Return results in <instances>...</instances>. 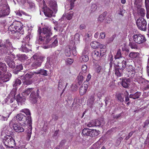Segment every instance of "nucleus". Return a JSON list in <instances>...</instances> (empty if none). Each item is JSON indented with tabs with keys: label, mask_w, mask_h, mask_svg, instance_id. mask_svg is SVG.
Wrapping results in <instances>:
<instances>
[{
	"label": "nucleus",
	"mask_w": 149,
	"mask_h": 149,
	"mask_svg": "<svg viewBox=\"0 0 149 149\" xmlns=\"http://www.w3.org/2000/svg\"><path fill=\"white\" fill-rule=\"evenodd\" d=\"M17 56L18 58V60L22 62L24 61L28 58L27 56L25 54H19L17 55Z\"/></svg>",
	"instance_id": "obj_32"
},
{
	"label": "nucleus",
	"mask_w": 149,
	"mask_h": 149,
	"mask_svg": "<svg viewBox=\"0 0 149 149\" xmlns=\"http://www.w3.org/2000/svg\"><path fill=\"white\" fill-rule=\"evenodd\" d=\"M44 58V57L42 56H39L37 54H34L31 58L32 61L33 59L35 60L32 64L31 66L34 68L40 67Z\"/></svg>",
	"instance_id": "obj_4"
},
{
	"label": "nucleus",
	"mask_w": 149,
	"mask_h": 149,
	"mask_svg": "<svg viewBox=\"0 0 149 149\" xmlns=\"http://www.w3.org/2000/svg\"><path fill=\"white\" fill-rule=\"evenodd\" d=\"M116 97L118 100L121 102L124 101L123 95L121 94H118L116 95Z\"/></svg>",
	"instance_id": "obj_47"
},
{
	"label": "nucleus",
	"mask_w": 149,
	"mask_h": 149,
	"mask_svg": "<svg viewBox=\"0 0 149 149\" xmlns=\"http://www.w3.org/2000/svg\"><path fill=\"white\" fill-rule=\"evenodd\" d=\"M37 73L35 72H29L25 75L19 76V78L22 80L23 84L26 85H29L32 84V81L31 79L36 76Z\"/></svg>",
	"instance_id": "obj_3"
},
{
	"label": "nucleus",
	"mask_w": 149,
	"mask_h": 149,
	"mask_svg": "<svg viewBox=\"0 0 149 149\" xmlns=\"http://www.w3.org/2000/svg\"><path fill=\"white\" fill-rule=\"evenodd\" d=\"M95 126H99L101 125L102 122L98 120H93Z\"/></svg>",
	"instance_id": "obj_52"
},
{
	"label": "nucleus",
	"mask_w": 149,
	"mask_h": 149,
	"mask_svg": "<svg viewBox=\"0 0 149 149\" xmlns=\"http://www.w3.org/2000/svg\"><path fill=\"white\" fill-rule=\"evenodd\" d=\"M3 139V142L4 145L8 147L13 148L15 146V143L14 139L10 136H8Z\"/></svg>",
	"instance_id": "obj_6"
},
{
	"label": "nucleus",
	"mask_w": 149,
	"mask_h": 149,
	"mask_svg": "<svg viewBox=\"0 0 149 149\" xmlns=\"http://www.w3.org/2000/svg\"><path fill=\"white\" fill-rule=\"evenodd\" d=\"M33 89L34 88H30L27 89L24 92L22 93V95L24 97L27 96L29 95L30 92H31Z\"/></svg>",
	"instance_id": "obj_30"
},
{
	"label": "nucleus",
	"mask_w": 149,
	"mask_h": 149,
	"mask_svg": "<svg viewBox=\"0 0 149 149\" xmlns=\"http://www.w3.org/2000/svg\"><path fill=\"white\" fill-rule=\"evenodd\" d=\"M97 5L95 4H93L91 5V10L92 12H94L97 9Z\"/></svg>",
	"instance_id": "obj_56"
},
{
	"label": "nucleus",
	"mask_w": 149,
	"mask_h": 149,
	"mask_svg": "<svg viewBox=\"0 0 149 149\" xmlns=\"http://www.w3.org/2000/svg\"><path fill=\"white\" fill-rule=\"evenodd\" d=\"M138 12L139 14L142 17H144L145 15V10L143 8H141L139 9Z\"/></svg>",
	"instance_id": "obj_45"
},
{
	"label": "nucleus",
	"mask_w": 149,
	"mask_h": 149,
	"mask_svg": "<svg viewBox=\"0 0 149 149\" xmlns=\"http://www.w3.org/2000/svg\"><path fill=\"white\" fill-rule=\"evenodd\" d=\"M126 63V61L123 60L121 63H118L116 68L123 71L125 68Z\"/></svg>",
	"instance_id": "obj_23"
},
{
	"label": "nucleus",
	"mask_w": 149,
	"mask_h": 149,
	"mask_svg": "<svg viewBox=\"0 0 149 149\" xmlns=\"http://www.w3.org/2000/svg\"><path fill=\"white\" fill-rule=\"evenodd\" d=\"M9 33L14 39H18L23 34L22 24L19 22H14L8 27Z\"/></svg>",
	"instance_id": "obj_2"
},
{
	"label": "nucleus",
	"mask_w": 149,
	"mask_h": 149,
	"mask_svg": "<svg viewBox=\"0 0 149 149\" xmlns=\"http://www.w3.org/2000/svg\"><path fill=\"white\" fill-rule=\"evenodd\" d=\"M65 54L67 56L69 57L70 56L71 52L70 49L69 47H68L66 48L65 50Z\"/></svg>",
	"instance_id": "obj_49"
},
{
	"label": "nucleus",
	"mask_w": 149,
	"mask_h": 149,
	"mask_svg": "<svg viewBox=\"0 0 149 149\" xmlns=\"http://www.w3.org/2000/svg\"><path fill=\"white\" fill-rule=\"evenodd\" d=\"M136 24L138 28L140 30L146 31L147 29V22L142 17L139 18L136 21Z\"/></svg>",
	"instance_id": "obj_7"
},
{
	"label": "nucleus",
	"mask_w": 149,
	"mask_h": 149,
	"mask_svg": "<svg viewBox=\"0 0 149 149\" xmlns=\"http://www.w3.org/2000/svg\"><path fill=\"white\" fill-rule=\"evenodd\" d=\"M8 57H6L5 60L9 67L12 69H14L15 67V64L13 59H10Z\"/></svg>",
	"instance_id": "obj_15"
},
{
	"label": "nucleus",
	"mask_w": 149,
	"mask_h": 149,
	"mask_svg": "<svg viewBox=\"0 0 149 149\" xmlns=\"http://www.w3.org/2000/svg\"><path fill=\"white\" fill-rule=\"evenodd\" d=\"M32 120L31 117V116L28 117V121L26 123L27 125H28V129L26 131V139L29 141L31 137L32 134Z\"/></svg>",
	"instance_id": "obj_8"
},
{
	"label": "nucleus",
	"mask_w": 149,
	"mask_h": 149,
	"mask_svg": "<svg viewBox=\"0 0 149 149\" xmlns=\"http://www.w3.org/2000/svg\"><path fill=\"white\" fill-rule=\"evenodd\" d=\"M25 100V98L22 97L19 95L17 96L16 102H17L19 105H22L24 104Z\"/></svg>",
	"instance_id": "obj_24"
},
{
	"label": "nucleus",
	"mask_w": 149,
	"mask_h": 149,
	"mask_svg": "<svg viewBox=\"0 0 149 149\" xmlns=\"http://www.w3.org/2000/svg\"><path fill=\"white\" fill-rule=\"evenodd\" d=\"M115 74L118 77L122 76L123 75V70L116 68L115 70Z\"/></svg>",
	"instance_id": "obj_38"
},
{
	"label": "nucleus",
	"mask_w": 149,
	"mask_h": 149,
	"mask_svg": "<svg viewBox=\"0 0 149 149\" xmlns=\"http://www.w3.org/2000/svg\"><path fill=\"white\" fill-rule=\"evenodd\" d=\"M5 101L8 104L12 103L15 101V98L13 96L11 97H8L5 100Z\"/></svg>",
	"instance_id": "obj_28"
},
{
	"label": "nucleus",
	"mask_w": 149,
	"mask_h": 149,
	"mask_svg": "<svg viewBox=\"0 0 149 149\" xmlns=\"http://www.w3.org/2000/svg\"><path fill=\"white\" fill-rule=\"evenodd\" d=\"M0 17H4L9 15V8L6 2L0 4Z\"/></svg>",
	"instance_id": "obj_5"
},
{
	"label": "nucleus",
	"mask_w": 149,
	"mask_h": 149,
	"mask_svg": "<svg viewBox=\"0 0 149 149\" xmlns=\"http://www.w3.org/2000/svg\"><path fill=\"white\" fill-rule=\"evenodd\" d=\"M12 129L9 127L7 126H5L3 129L1 134V139H4L5 137L8 136H10L7 134H10Z\"/></svg>",
	"instance_id": "obj_12"
},
{
	"label": "nucleus",
	"mask_w": 149,
	"mask_h": 149,
	"mask_svg": "<svg viewBox=\"0 0 149 149\" xmlns=\"http://www.w3.org/2000/svg\"><path fill=\"white\" fill-rule=\"evenodd\" d=\"M13 128L14 130L17 132L21 133L24 131V129L22 126L17 123H14L13 125Z\"/></svg>",
	"instance_id": "obj_17"
},
{
	"label": "nucleus",
	"mask_w": 149,
	"mask_h": 149,
	"mask_svg": "<svg viewBox=\"0 0 149 149\" xmlns=\"http://www.w3.org/2000/svg\"><path fill=\"white\" fill-rule=\"evenodd\" d=\"M132 38L134 42L139 44H142L146 41L145 37L141 34L134 35L133 36Z\"/></svg>",
	"instance_id": "obj_9"
},
{
	"label": "nucleus",
	"mask_w": 149,
	"mask_h": 149,
	"mask_svg": "<svg viewBox=\"0 0 149 149\" xmlns=\"http://www.w3.org/2000/svg\"><path fill=\"white\" fill-rule=\"evenodd\" d=\"M89 136L91 137H95L99 134L98 132L95 130L90 129L89 132Z\"/></svg>",
	"instance_id": "obj_27"
},
{
	"label": "nucleus",
	"mask_w": 149,
	"mask_h": 149,
	"mask_svg": "<svg viewBox=\"0 0 149 149\" xmlns=\"http://www.w3.org/2000/svg\"><path fill=\"white\" fill-rule=\"evenodd\" d=\"M43 12L45 15L46 17H51L52 16L54 17L55 16L53 14V11L48 8L46 7L45 8Z\"/></svg>",
	"instance_id": "obj_18"
},
{
	"label": "nucleus",
	"mask_w": 149,
	"mask_h": 149,
	"mask_svg": "<svg viewBox=\"0 0 149 149\" xmlns=\"http://www.w3.org/2000/svg\"><path fill=\"white\" fill-rule=\"evenodd\" d=\"M115 38V36H113L110 38H108L107 40V43H109L112 42L113 40Z\"/></svg>",
	"instance_id": "obj_59"
},
{
	"label": "nucleus",
	"mask_w": 149,
	"mask_h": 149,
	"mask_svg": "<svg viewBox=\"0 0 149 149\" xmlns=\"http://www.w3.org/2000/svg\"><path fill=\"white\" fill-rule=\"evenodd\" d=\"M130 42L129 44V46L132 48L136 49L137 48V45L135 42L130 41Z\"/></svg>",
	"instance_id": "obj_34"
},
{
	"label": "nucleus",
	"mask_w": 149,
	"mask_h": 149,
	"mask_svg": "<svg viewBox=\"0 0 149 149\" xmlns=\"http://www.w3.org/2000/svg\"><path fill=\"white\" fill-rule=\"evenodd\" d=\"M16 118L18 121L20 122V124H22L24 126L27 124V118L23 114L20 113L17 114L16 116Z\"/></svg>",
	"instance_id": "obj_11"
},
{
	"label": "nucleus",
	"mask_w": 149,
	"mask_h": 149,
	"mask_svg": "<svg viewBox=\"0 0 149 149\" xmlns=\"http://www.w3.org/2000/svg\"><path fill=\"white\" fill-rule=\"evenodd\" d=\"M7 67L5 63L0 62V77H3L10 73L7 72Z\"/></svg>",
	"instance_id": "obj_10"
},
{
	"label": "nucleus",
	"mask_w": 149,
	"mask_h": 149,
	"mask_svg": "<svg viewBox=\"0 0 149 149\" xmlns=\"http://www.w3.org/2000/svg\"><path fill=\"white\" fill-rule=\"evenodd\" d=\"M106 12L103 13L102 15H100L98 18V20L100 22H102L104 19L107 15Z\"/></svg>",
	"instance_id": "obj_43"
},
{
	"label": "nucleus",
	"mask_w": 149,
	"mask_h": 149,
	"mask_svg": "<svg viewBox=\"0 0 149 149\" xmlns=\"http://www.w3.org/2000/svg\"><path fill=\"white\" fill-rule=\"evenodd\" d=\"M17 89L16 88H13L10 92V94L13 96H14L16 94Z\"/></svg>",
	"instance_id": "obj_57"
},
{
	"label": "nucleus",
	"mask_w": 149,
	"mask_h": 149,
	"mask_svg": "<svg viewBox=\"0 0 149 149\" xmlns=\"http://www.w3.org/2000/svg\"><path fill=\"white\" fill-rule=\"evenodd\" d=\"M149 124V117L143 123V127L144 128H145L147 127L148 125Z\"/></svg>",
	"instance_id": "obj_58"
},
{
	"label": "nucleus",
	"mask_w": 149,
	"mask_h": 149,
	"mask_svg": "<svg viewBox=\"0 0 149 149\" xmlns=\"http://www.w3.org/2000/svg\"><path fill=\"white\" fill-rule=\"evenodd\" d=\"M66 82L65 81L63 80L62 79H61L59 80L58 86V89L59 90H61L63 88L64 85Z\"/></svg>",
	"instance_id": "obj_33"
},
{
	"label": "nucleus",
	"mask_w": 149,
	"mask_h": 149,
	"mask_svg": "<svg viewBox=\"0 0 149 149\" xmlns=\"http://www.w3.org/2000/svg\"><path fill=\"white\" fill-rule=\"evenodd\" d=\"M139 54L138 52H132L129 54V56L131 58L135 59L136 58H139Z\"/></svg>",
	"instance_id": "obj_26"
},
{
	"label": "nucleus",
	"mask_w": 149,
	"mask_h": 149,
	"mask_svg": "<svg viewBox=\"0 0 149 149\" xmlns=\"http://www.w3.org/2000/svg\"><path fill=\"white\" fill-rule=\"evenodd\" d=\"M92 56L93 59L95 60L98 61L102 56V54L100 52L97 50L93 51L92 53Z\"/></svg>",
	"instance_id": "obj_16"
},
{
	"label": "nucleus",
	"mask_w": 149,
	"mask_h": 149,
	"mask_svg": "<svg viewBox=\"0 0 149 149\" xmlns=\"http://www.w3.org/2000/svg\"><path fill=\"white\" fill-rule=\"evenodd\" d=\"M23 67L22 64H20L16 66L15 71H14V73L15 74H17L18 71H20L23 69Z\"/></svg>",
	"instance_id": "obj_40"
},
{
	"label": "nucleus",
	"mask_w": 149,
	"mask_h": 149,
	"mask_svg": "<svg viewBox=\"0 0 149 149\" xmlns=\"http://www.w3.org/2000/svg\"><path fill=\"white\" fill-rule=\"evenodd\" d=\"M20 111L22 112H23L24 113L26 116H27V119L28 120V117L29 116H31V113H30V111L29 109H22Z\"/></svg>",
	"instance_id": "obj_39"
},
{
	"label": "nucleus",
	"mask_w": 149,
	"mask_h": 149,
	"mask_svg": "<svg viewBox=\"0 0 149 149\" xmlns=\"http://www.w3.org/2000/svg\"><path fill=\"white\" fill-rule=\"evenodd\" d=\"M36 91L33 90L31 91L30 95L29 100L32 103H35L37 101V98L36 97Z\"/></svg>",
	"instance_id": "obj_19"
},
{
	"label": "nucleus",
	"mask_w": 149,
	"mask_h": 149,
	"mask_svg": "<svg viewBox=\"0 0 149 149\" xmlns=\"http://www.w3.org/2000/svg\"><path fill=\"white\" fill-rule=\"evenodd\" d=\"M90 129L87 128H84L82 132V134L84 136H89V132Z\"/></svg>",
	"instance_id": "obj_42"
},
{
	"label": "nucleus",
	"mask_w": 149,
	"mask_h": 149,
	"mask_svg": "<svg viewBox=\"0 0 149 149\" xmlns=\"http://www.w3.org/2000/svg\"><path fill=\"white\" fill-rule=\"evenodd\" d=\"M88 87L87 84L82 85L79 88V91L80 94L81 95H84L86 92Z\"/></svg>",
	"instance_id": "obj_20"
},
{
	"label": "nucleus",
	"mask_w": 149,
	"mask_h": 149,
	"mask_svg": "<svg viewBox=\"0 0 149 149\" xmlns=\"http://www.w3.org/2000/svg\"><path fill=\"white\" fill-rule=\"evenodd\" d=\"M14 83L13 84V86L15 87L17 85H20L21 83V82L20 79H15V81L14 82Z\"/></svg>",
	"instance_id": "obj_48"
},
{
	"label": "nucleus",
	"mask_w": 149,
	"mask_h": 149,
	"mask_svg": "<svg viewBox=\"0 0 149 149\" xmlns=\"http://www.w3.org/2000/svg\"><path fill=\"white\" fill-rule=\"evenodd\" d=\"M127 71L128 76L130 77H133L135 74V67L132 65H129L127 67Z\"/></svg>",
	"instance_id": "obj_13"
},
{
	"label": "nucleus",
	"mask_w": 149,
	"mask_h": 149,
	"mask_svg": "<svg viewBox=\"0 0 149 149\" xmlns=\"http://www.w3.org/2000/svg\"><path fill=\"white\" fill-rule=\"evenodd\" d=\"M129 79H123L122 82V85L124 88H127L129 87Z\"/></svg>",
	"instance_id": "obj_37"
},
{
	"label": "nucleus",
	"mask_w": 149,
	"mask_h": 149,
	"mask_svg": "<svg viewBox=\"0 0 149 149\" xmlns=\"http://www.w3.org/2000/svg\"><path fill=\"white\" fill-rule=\"evenodd\" d=\"M8 55L6 57H9V58L10 59H13V60L15 58V55L14 54H8Z\"/></svg>",
	"instance_id": "obj_63"
},
{
	"label": "nucleus",
	"mask_w": 149,
	"mask_h": 149,
	"mask_svg": "<svg viewBox=\"0 0 149 149\" xmlns=\"http://www.w3.org/2000/svg\"><path fill=\"white\" fill-rule=\"evenodd\" d=\"M138 82L141 85H143L145 87L146 86V84H147L148 82L149 83V81H146L142 78H139L138 80Z\"/></svg>",
	"instance_id": "obj_31"
},
{
	"label": "nucleus",
	"mask_w": 149,
	"mask_h": 149,
	"mask_svg": "<svg viewBox=\"0 0 149 149\" xmlns=\"http://www.w3.org/2000/svg\"><path fill=\"white\" fill-rule=\"evenodd\" d=\"M39 33L40 36L39 37V41L40 43L44 45L42 46L43 48L48 49L58 45L57 36H54L52 38L50 37L52 33L50 28L46 27L42 28Z\"/></svg>",
	"instance_id": "obj_1"
},
{
	"label": "nucleus",
	"mask_w": 149,
	"mask_h": 149,
	"mask_svg": "<svg viewBox=\"0 0 149 149\" xmlns=\"http://www.w3.org/2000/svg\"><path fill=\"white\" fill-rule=\"evenodd\" d=\"M80 35L78 33H76L74 36V42L75 44H77L79 42L80 38Z\"/></svg>",
	"instance_id": "obj_41"
},
{
	"label": "nucleus",
	"mask_w": 149,
	"mask_h": 149,
	"mask_svg": "<svg viewBox=\"0 0 149 149\" xmlns=\"http://www.w3.org/2000/svg\"><path fill=\"white\" fill-rule=\"evenodd\" d=\"M11 75V74H9L8 75L1 77H0V86L2 85V84L4 82L8 81L10 78Z\"/></svg>",
	"instance_id": "obj_21"
},
{
	"label": "nucleus",
	"mask_w": 149,
	"mask_h": 149,
	"mask_svg": "<svg viewBox=\"0 0 149 149\" xmlns=\"http://www.w3.org/2000/svg\"><path fill=\"white\" fill-rule=\"evenodd\" d=\"M31 47L30 44H22L20 49L22 52H27L31 50Z\"/></svg>",
	"instance_id": "obj_22"
},
{
	"label": "nucleus",
	"mask_w": 149,
	"mask_h": 149,
	"mask_svg": "<svg viewBox=\"0 0 149 149\" xmlns=\"http://www.w3.org/2000/svg\"><path fill=\"white\" fill-rule=\"evenodd\" d=\"M17 1L18 2L21 3L23 4H24L26 2H27L28 3H30V1L29 0H17Z\"/></svg>",
	"instance_id": "obj_61"
},
{
	"label": "nucleus",
	"mask_w": 149,
	"mask_h": 149,
	"mask_svg": "<svg viewBox=\"0 0 149 149\" xmlns=\"http://www.w3.org/2000/svg\"><path fill=\"white\" fill-rule=\"evenodd\" d=\"M141 95V93L139 92H136L133 94H130L129 95V97L135 99L138 98Z\"/></svg>",
	"instance_id": "obj_29"
},
{
	"label": "nucleus",
	"mask_w": 149,
	"mask_h": 149,
	"mask_svg": "<svg viewBox=\"0 0 149 149\" xmlns=\"http://www.w3.org/2000/svg\"><path fill=\"white\" fill-rule=\"evenodd\" d=\"M0 53L1 54H8L9 51V49L10 47L9 48L6 45H4L3 43L2 42V40H0Z\"/></svg>",
	"instance_id": "obj_14"
},
{
	"label": "nucleus",
	"mask_w": 149,
	"mask_h": 149,
	"mask_svg": "<svg viewBox=\"0 0 149 149\" xmlns=\"http://www.w3.org/2000/svg\"><path fill=\"white\" fill-rule=\"evenodd\" d=\"M84 77L82 75L81 73H80L77 77V81L78 83L80 85L82 83L84 80Z\"/></svg>",
	"instance_id": "obj_35"
},
{
	"label": "nucleus",
	"mask_w": 149,
	"mask_h": 149,
	"mask_svg": "<svg viewBox=\"0 0 149 149\" xmlns=\"http://www.w3.org/2000/svg\"><path fill=\"white\" fill-rule=\"evenodd\" d=\"M5 45L8 48L9 47L10 48L12 47V45L11 42L9 41V40H6Z\"/></svg>",
	"instance_id": "obj_54"
},
{
	"label": "nucleus",
	"mask_w": 149,
	"mask_h": 149,
	"mask_svg": "<svg viewBox=\"0 0 149 149\" xmlns=\"http://www.w3.org/2000/svg\"><path fill=\"white\" fill-rule=\"evenodd\" d=\"M64 141H62L60 143L59 146H57L54 149H60V148L62 147L63 145Z\"/></svg>",
	"instance_id": "obj_64"
},
{
	"label": "nucleus",
	"mask_w": 149,
	"mask_h": 149,
	"mask_svg": "<svg viewBox=\"0 0 149 149\" xmlns=\"http://www.w3.org/2000/svg\"><path fill=\"white\" fill-rule=\"evenodd\" d=\"M95 100L94 97L93 96H91L90 98L88 99L87 102V105L90 107H91L94 103Z\"/></svg>",
	"instance_id": "obj_36"
},
{
	"label": "nucleus",
	"mask_w": 149,
	"mask_h": 149,
	"mask_svg": "<svg viewBox=\"0 0 149 149\" xmlns=\"http://www.w3.org/2000/svg\"><path fill=\"white\" fill-rule=\"evenodd\" d=\"M66 62L67 64L71 65L73 63V60L71 58H68L67 59Z\"/></svg>",
	"instance_id": "obj_62"
},
{
	"label": "nucleus",
	"mask_w": 149,
	"mask_h": 149,
	"mask_svg": "<svg viewBox=\"0 0 149 149\" xmlns=\"http://www.w3.org/2000/svg\"><path fill=\"white\" fill-rule=\"evenodd\" d=\"M81 58L82 61L86 62L88 60V57L87 55H82Z\"/></svg>",
	"instance_id": "obj_51"
},
{
	"label": "nucleus",
	"mask_w": 149,
	"mask_h": 149,
	"mask_svg": "<svg viewBox=\"0 0 149 149\" xmlns=\"http://www.w3.org/2000/svg\"><path fill=\"white\" fill-rule=\"evenodd\" d=\"M145 3L146 10V17L149 19V2L145 1Z\"/></svg>",
	"instance_id": "obj_44"
},
{
	"label": "nucleus",
	"mask_w": 149,
	"mask_h": 149,
	"mask_svg": "<svg viewBox=\"0 0 149 149\" xmlns=\"http://www.w3.org/2000/svg\"><path fill=\"white\" fill-rule=\"evenodd\" d=\"M47 71L46 70L43 69H41L39 71L36 72V73L37 74H40L42 75L46 76L47 75Z\"/></svg>",
	"instance_id": "obj_50"
},
{
	"label": "nucleus",
	"mask_w": 149,
	"mask_h": 149,
	"mask_svg": "<svg viewBox=\"0 0 149 149\" xmlns=\"http://www.w3.org/2000/svg\"><path fill=\"white\" fill-rule=\"evenodd\" d=\"M7 115L4 114L3 116L0 115V120H7L8 118L9 117L10 115V113H7Z\"/></svg>",
	"instance_id": "obj_46"
},
{
	"label": "nucleus",
	"mask_w": 149,
	"mask_h": 149,
	"mask_svg": "<svg viewBox=\"0 0 149 149\" xmlns=\"http://www.w3.org/2000/svg\"><path fill=\"white\" fill-rule=\"evenodd\" d=\"M93 120H92L88 123L87 125V126L89 127L95 126Z\"/></svg>",
	"instance_id": "obj_60"
},
{
	"label": "nucleus",
	"mask_w": 149,
	"mask_h": 149,
	"mask_svg": "<svg viewBox=\"0 0 149 149\" xmlns=\"http://www.w3.org/2000/svg\"><path fill=\"white\" fill-rule=\"evenodd\" d=\"M115 59H119L120 58H121V54L120 50H118L116 54L115 57Z\"/></svg>",
	"instance_id": "obj_55"
},
{
	"label": "nucleus",
	"mask_w": 149,
	"mask_h": 149,
	"mask_svg": "<svg viewBox=\"0 0 149 149\" xmlns=\"http://www.w3.org/2000/svg\"><path fill=\"white\" fill-rule=\"evenodd\" d=\"M30 35L28 34L27 35L26 37L23 38V40L22 41V44H29V41L30 39Z\"/></svg>",
	"instance_id": "obj_25"
},
{
	"label": "nucleus",
	"mask_w": 149,
	"mask_h": 149,
	"mask_svg": "<svg viewBox=\"0 0 149 149\" xmlns=\"http://www.w3.org/2000/svg\"><path fill=\"white\" fill-rule=\"evenodd\" d=\"M98 42H93L91 43V45L93 48H97Z\"/></svg>",
	"instance_id": "obj_53"
}]
</instances>
